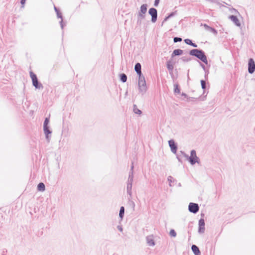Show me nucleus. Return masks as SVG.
Listing matches in <instances>:
<instances>
[{
	"label": "nucleus",
	"instance_id": "412c9836",
	"mask_svg": "<svg viewBox=\"0 0 255 255\" xmlns=\"http://www.w3.org/2000/svg\"><path fill=\"white\" fill-rule=\"evenodd\" d=\"M45 189V186L43 183L40 182L37 185V190L39 191H44Z\"/></svg>",
	"mask_w": 255,
	"mask_h": 255
},
{
	"label": "nucleus",
	"instance_id": "c85d7f7f",
	"mask_svg": "<svg viewBox=\"0 0 255 255\" xmlns=\"http://www.w3.org/2000/svg\"><path fill=\"white\" fill-rule=\"evenodd\" d=\"M181 59L184 62H188L191 60V58L190 57L183 56Z\"/></svg>",
	"mask_w": 255,
	"mask_h": 255
},
{
	"label": "nucleus",
	"instance_id": "a18cd8bd",
	"mask_svg": "<svg viewBox=\"0 0 255 255\" xmlns=\"http://www.w3.org/2000/svg\"><path fill=\"white\" fill-rule=\"evenodd\" d=\"M190 45L193 46V47H197V45L196 43H195L192 42V43Z\"/></svg>",
	"mask_w": 255,
	"mask_h": 255
},
{
	"label": "nucleus",
	"instance_id": "2eb2a0df",
	"mask_svg": "<svg viewBox=\"0 0 255 255\" xmlns=\"http://www.w3.org/2000/svg\"><path fill=\"white\" fill-rule=\"evenodd\" d=\"M183 51L180 49H175L172 53L171 57H173L175 56H179L183 54Z\"/></svg>",
	"mask_w": 255,
	"mask_h": 255
},
{
	"label": "nucleus",
	"instance_id": "c756f323",
	"mask_svg": "<svg viewBox=\"0 0 255 255\" xmlns=\"http://www.w3.org/2000/svg\"><path fill=\"white\" fill-rule=\"evenodd\" d=\"M169 235L172 237H176V232L173 229H171L170 231V232H169Z\"/></svg>",
	"mask_w": 255,
	"mask_h": 255
},
{
	"label": "nucleus",
	"instance_id": "e433bc0d",
	"mask_svg": "<svg viewBox=\"0 0 255 255\" xmlns=\"http://www.w3.org/2000/svg\"><path fill=\"white\" fill-rule=\"evenodd\" d=\"M159 1H160V0H155L154 3V5L155 6H158V4L159 3Z\"/></svg>",
	"mask_w": 255,
	"mask_h": 255
},
{
	"label": "nucleus",
	"instance_id": "4c0bfd02",
	"mask_svg": "<svg viewBox=\"0 0 255 255\" xmlns=\"http://www.w3.org/2000/svg\"><path fill=\"white\" fill-rule=\"evenodd\" d=\"M177 159L178 160V161H179L180 162H181V163H182V160H181V155H177Z\"/></svg>",
	"mask_w": 255,
	"mask_h": 255
},
{
	"label": "nucleus",
	"instance_id": "a211bd4d",
	"mask_svg": "<svg viewBox=\"0 0 255 255\" xmlns=\"http://www.w3.org/2000/svg\"><path fill=\"white\" fill-rule=\"evenodd\" d=\"M132 185V183L127 182V193L130 197L132 194V192H131Z\"/></svg>",
	"mask_w": 255,
	"mask_h": 255
},
{
	"label": "nucleus",
	"instance_id": "f3484780",
	"mask_svg": "<svg viewBox=\"0 0 255 255\" xmlns=\"http://www.w3.org/2000/svg\"><path fill=\"white\" fill-rule=\"evenodd\" d=\"M204 26L205 27V29L207 30H209L211 32H213L215 35H217L218 33L217 30L215 29V28L211 27L208 25L206 24H204Z\"/></svg>",
	"mask_w": 255,
	"mask_h": 255
},
{
	"label": "nucleus",
	"instance_id": "5701e85b",
	"mask_svg": "<svg viewBox=\"0 0 255 255\" xmlns=\"http://www.w3.org/2000/svg\"><path fill=\"white\" fill-rule=\"evenodd\" d=\"M125 214V208L123 206H122L120 208V213H119V217L121 220H123V217L124 216Z\"/></svg>",
	"mask_w": 255,
	"mask_h": 255
},
{
	"label": "nucleus",
	"instance_id": "c9c22d12",
	"mask_svg": "<svg viewBox=\"0 0 255 255\" xmlns=\"http://www.w3.org/2000/svg\"><path fill=\"white\" fill-rule=\"evenodd\" d=\"M176 12L177 11H175L174 12H172L171 13H170L168 16V17L169 18H171L173 16H174V15H175L176 14Z\"/></svg>",
	"mask_w": 255,
	"mask_h": 255
},
{
	"label": "nucleus",
	"instance_id": "de8ad7c7",
	"mask_svg": "<svg viewBox=\"0 0 255 255\" xmlns=\"http://www.w3.org/2000/svg\"><path fill=\"white\" fill-rule=\"evenodd\" d=\"M131 206H132L133 208L134 209V207H135V204H134V203L133 201H131Z\"/></svg>",
	"mask_w": 255,
	"mask_h": 255
},
{
	"label": "nucleus",
	"instance_id": "3c124183",
	"mask_svg": "<svg viewBox=\"0 0 255 255\" xmlns=\"http://www.w3.org/2000/svg\"><path fill=\"white\" fill-rule=\"evenodd\" d=\"M179 186H181V184L180 183L179 184Z\"/></svg>",
	"mask_w": 255,
	"mask_h": 255
},
{
	"label": "nucleus",
	"instance_id": "c03bdc74",
	"mask_svg": "<svg viewBox=\"0 0 255 255\" xmlns=\"http://www.w3.org/2000/svg\"><path fill=\"white\" fill-rule=\"evenodd\" d=\"M133 168H134L133 163L132 162L131 165V167H130V171H133Z\"/></svg>",
	"mask_w": 255,
	"mask_h": 255
},
{
	"label": "nucleus",
	"instance_id": "39448f33",
	"mask_svg": "<svg viewBox=\"0 0 255 255\" xmlns=\"http://www.w3.org/2000/svg\"><path fill=\"white\" fill-rule=\"evenodd\" d=\"M148 13L151 16V21L154 23L156 21L157 18V10L156 8L152 7L149 8Z\"/></svg>",
	"mask_w": 255,
	"mask_h": 255
},
{
	"label": "nucleus",
	"instance_id": "ddd939ff",
	"mask_svg": "<svg viewBox=\"0 0 255 255\" xmlns=\"http://www.w3.org/2000/svg\"><path fill=\"white\" fill-rule=\"evenodd\" d=\"M43 130L45 134L46 138L49 141L50 137V136H49V134H50L52 132L49 129V127L48 126H43Z\"/></svg>",
	"mask_w": 255,
	"mask_h": 255
},
{
	"label": "nucleus",
	"instance_id": "7c9ffc66",
	"mask_svg": "<svg viewBox=\"0 0 255 255\" xmlns=\"http://www.w3.org/2000/svg\"><path fill=\"white\" fill-rule=\"evenodd\" d=\"M200 82H201V85L202 88L203 90H205L206 88V81L204 80H201Z\"/></svg>",
	"mask_w": 255,
	"mask_h": 255
},
{
	"label": "nucleus",
	"instance_id": "1a4fd4ad",
	"mask_svg": "<svg viewBox=\"0 0 255 255\" xmlns=\"http://www.w3.org/2000/svg\"><path fill=\"white\" fill-rule=\"evenodd\" d=\"M54 8L56 13L57 18L61 19V21H60V26H61V28L63 29L64 27V24H63V21L62 14L57 7L54 6Z\"/></svg>",
	"mask_w": 255,
	"mask_h": 255
},
{
	"label": "nucleus",
	"instance_id": "8fccbe9b",
	"mask_svg": "<svg viewBox=\"0 0 255 255\" xmlns=\"http://www.w3.org/2000/svg\"><path fill=\"white\" fill-rule=\"evenodd\" d=\"M204 216V214H201V216L203 217Z\"/></svg>",
	"mask_w": 255,
	"mask_h": 255
},
{
	"label": "nucleus",
	"instance_id": "2f4dec72",
	"mask_svg": "<svg viewBox=\"0 0 255 255\" xmlns=\"http://www.w3.org/2000/svg\"><path fill=\"white\" fill-rule=\"evenodd\" d=\"M182 40V39L181 37H175L173 38V41L174 43H176L178 42H181Z\"/></svg>",
	"mask_w": 255,
	"mask_h": 255
},
{
	"label": "nucleus",
	"instance_id": "9d476101",
	"mask_svg": "<svg viewBox=\"0 0 255 255\" xmlns=\"http://www.w3.org/2000/svg\"><path fill=\"white\" fill-rule=\"evenodd\" d=\"M205 221L203 219H200L199 221L198 232L203 234L205 232Z\"/></svg>",
	"mask_w": 255,
	"mask_h": 255
},
{
	"label": "nucleus",
	"instance_id": "a878e982",
	"mask_svg": "<svg viewBox=\"0 0 255 255\" xmlns=\"http://www.w3.org/2000/svg\"><path fill=\"white\" fill-rule=\"evenodd\" d=\"M167 180L169 182V186L171 187L172 186V185L171 184L172 182H177L176 180H175L173 177L171 176H169L167 178Z\"/></svg>",
	"mask_w": 255,
	"mask_h": 255
},
{
	"label": "nucleus",
	"instance_id": "72a5a7b5",
	"mask_svg": "<svg viewBox=\"0 0 255 255\" xmlns=\"http://www.w3.org/2000/svg\"><path fill=\"white\" fill-rule=\"evenodd\" d=\"M184 42H185V43L186 44H187L188 45H190L191 44L192 42V40L189 39H184Z\"/></svg>",
	"mask_w": 255,
	"mask_h": 255
},
{
	"label": "nucleus",
	"instance_id": "bb28decb",
	"mask_svg": "<svg viewBox=\"0 0 255 255\" xmlns=\"http://www.w3.org/2000/svg\"><path fill=\"white\" fill-rule=\"evenodd\" d=\"M133 112L136 114H138V115H140L142 112L141 111V110H139L137 108V106L135 105H133Z\"/></svg>",
	"mask_w": 255,
	"mask_h": 255
},
{
	"label": "nucleus",
	"instance_id": "49530a36",
	"mask_svg": "<svg viewBox=\"0 0 255 255\" xmlns=\"http://www.w3.org/2000/svg\"><path fill=\"white\" fill-rule=\"evenodd\" d=\"M181 95H182V96L184 97L185 98H188V95H187L186 94L184 93H182L181 94Z\"/></svg>",
	"mask_w": 255,
	"mask_h": 255
},
{
	"label": "nucleus",
	"instance_id": "f03ea898",
	"mask_svg": "<svg viewBox=\"0 0 255 255\" xmlns=\"http://www.w3.org/2000/svg\"><path fill=\"white\" fill-rule=\"evenodd\" d=\"M30 76L32 80V85L36 88L38 89H43V86L42 84L38 82L37 76L32 71L29 72Z\"/></svg>",
	"mask_w": 255,
	"mask_h": 255
},
{
	"label": "nucleus",
	"instance_id": "dca6fc26",
	"mask_svg": "<svg viewBox=\"0 0 255 255\" xmlns=\"http://www.w3.org/2000/svg\"><path fill=\"white\" fill-rule=\"evenodd\" d=\"M147 5L146 4H142L140 7V10L138 13L145 14L147 11Z\"/></svg>",
	"mask_w": 255,
	"mask_h": 255
},
{
	"label": "nucleus",
	"instance_id": "a19ab883",
	"mask_svg": "<svg viewBox=\"0 0 255 255\" xmlns=\"http://www.w3.org/2000/svg\"><path fill=\"white\" fill-rule=\"evenodd\" d=\"M25 1H26V0H21L20 3H21V4L22 5V7H24V4L25 3Z\"/></svg>",
	"mask_w": 255,
	"mask_h": 255
},
{
	"label": "nucleus",
	"instance_id": "20e7f679",
	"mask_svg": "<svg viewBox=\"0 0 255 255\" xmlns=\"http://www.w3.org/2000/svg\"><path fill=\"white\" fill-rule=\"evenodd\" d=\"M188 160L191 165H194L196 163H199V157L197 156L195 150L193 149L191 151L190 156H188Z\"/></svg>",
	"mask_w": 255,
	"mask_h": 255
},
{
	"label": "nucleus",
	"instance_id": "cd10ccee",
	"mask_svg": "<svg viewBox=\"0 0 255 255\" xmlns=\"http://www.w3.org/2000/svg\"><path fill=\"white\" fill-rule=\"evenodd\" d=\"M167 68L169 71H171V72L173 70V68H174L173 66L171 64V62L169 61L167 62Z\"/></svg>",
	"mask_w": 255,
	"mask_h": 255
},
{
	"label": "nucleus",
	"instance_id": "ea45409f",
	"mask_svg": "<svg viewBox=\"0 0 255 255\" xmlns=\"http://www.w3.org/2000/svg\"><path fill=\"white\" fill-rule=\"evenodd\" d=\"M189 99V101H194L197 98L194 97H189L188 98Z\"/></svg>",
	"mask_w": 255,
	"mask_h": 255
},
{
	"label": "nucleus",
	"instance_id": "f257e3e1",
	"mask_svg": "<svg viewBox=\"0 0 255 255\" xmlns=\"http://www.w3.org/2000/svg\"><path fill=\"white\" fill-rule=\"evenodd\" d=\"M189 54L196 57L205 64L207 65L208 60L204 51L201 49H193L189 51Z\"/></svg>",
	"mask_w": 255,
	"mask_h": 255
},
{
	"label": "nucleus",
	"instance_id": "4468645a",
	"mask_svg": "<svg viewBox=\"0 0 255 255\" xmlns=\"http://www.w3.org/2000/svg\"><path fill=\"white\" fill-rule=\"evenodd\" d=\"M191 250L195 255H201L200 251L196 245H193L191 247Z\"/></svg>",
	"mask_w": 255,
	"mask_h": 255
},
{
	"label": "nucleus",
	"instance_id": "58836bf2",
	"mask_svg": "<svg viewBox=\"0 0 255 255\" xmlns=\"http://www.w3.org/2000/svg\"><path fill=\"white\" fill-rule=\"evenodd\" d=\"M170 18L168 17V16H166L165 17V18L164 19L163 21H162V25H163V23L165 22V21H167Z\"/></svg>",
	"mask_w": 255,
	"mask_h": 255
},
{
	"label": "nucleus",
	"instance_id": "37998d69",
	"mask_svg": "<svg viewBox=\"0 0 255 255\" xmlns=\"http://www.w3.org/2000/svg\"><path fill=\"white\" fill-rule=\"evenodd\" d=\"M200 66L203 68V69L205 70V69H206L205 66L203 64L201 63V62H200Z\"/></svg>",
	"mask_w": 255,
	"mask_h": 255
},
{
	"label": "nucleus",
	"instance_id": "6ab92c4d",
	"mask_svg": "<svg viewBox=\"0 0 255 255\" xmlns=\"http://www.w3.org/2000/svg\"><path fill=\"white\" fill-rule=\"evenodd\" d=\"M146 241L148 245L150 246H153L155 245L154 241L151 237H147Z\"/></svg>",
	"mask_w": 255,
	"mask_h": 255
},
{
	"label": "nucleus",
	"instance_id": "6e6552de",
	"mask_svg": "<svg viewBox=\"0 0 255 255\" xmlns=\"http://www.w3.org/2000/svg\"><path fill=\"white\" fill-rule=\"evenodd\" d=\"M168 144L171 149V151L173 153H176L177 150V146L173 139H170L168 141Z\"/></svg>",
	"mask_w": 255,
	"mask_h": 255
},
{
	"label": "nucleus",
	"instance_id": "473e14b6",
	"mask_svg": "<svg viewBox=\"0 0 255 255\" xmlns=\"http://www.w3.org/2000/svg\"><path fill=\"white\" fill-rule=\"evenodd\" d=\"M49 123V118H46L44 120V122L43 126H48V125Z\"/></svg>",
	"mask_w": 255,
	"mask_h": 255
},
{
	"label": "nucleus",
	"instance_id": "7ed1b4c3",
	"mask_svg": "<svg viewBox=\"0 0 255 255\" xmlns=\"http://www.w3.org/2000/svg\"><path fill=\"white\" fill-rule=\"evenodd\" d=\"M138 89L140 92L144 93L146 91V85L144 76L143 75L138 77Z\"/></svg>",
	"mask_w": 255,
	"mask_h": 255
},
{
	"label": "nucleus",
	"instance_id": "4be33fe9",
	"mask_svg": "<svg viewBox=\"0 0 255 255\" xmlns=\"http://www.w3.org/2000/svg\"><path fill=\"white\" fill-rule=\"evenodd\" d=\"M174 92L175 94H179L180 93V89L179 87V85L178 84H174Z\"/></svg>",
	"mask_w": 255,
	"mask_h": 255
},
{
	"label": "nucleus",
	"instance_id": "79ce46f5",
	"mask_svg": "<svg viewBox=\"0 0 255 255\" xmlns=\"http://www.w3.org/2000/svg\"><path fill=\"white\" fill-rule=\"evenodd\" d=\"M117 228L120 232H122L123 230L122 227L121 226H118Z\"/></svg>",
	"mask_w": 255,
	"mask_h": 255
},
{
	"label": "nucleus",
	"instance_id": "b1692460",
	"mask_svg": "<svg viewBox=\"0 0 255 255\" xmlns=\"http://www.w3.org/2000/svg\"><path fill=\"white\" fill-rule=\"evenodd\" d=\"M120 80L123 82L125 83L127 80V76L125 73H122L120 75Z\"/></svg>",
	"mask_w": 255,
	"mask_h": 255
},
{
	"label": "nucleus",
	"instance_id": "f704fd0d",
	"mask_svg": "<svg viewBox=\"0 0 255 255\" xmlns=\"http://www.w3.org/2000/svg\"><path fill=\"white\" fill-rule=\"evenodd\" d=\"M180 154H181L183 157H185V158H186V159L187 160H188V155L187 154H186L184 151H180Z\"/></svg>",
	"mask_w": 255,
	"mask_h": 255
},
{
	"label": "nucleus",
	"instance_id": "393cba45",
	"mask_svg": "<svg viewBox=\"0 0 255 255\" xmlns=\"http://www.w3.org/2000/svg\"><path fill=\"white\" fill-rule=\"evenodd\" d=\"M133 179V172L129 171L127 182L132 183Z\"/></svg>",
	"mask_w": 255,
	"mask_h": 255
},
{
	"label": "nucleus",
	"instance_id": "09e8293b",
	"mask_svg": "<svg viewBox=\"0 0 255 255\" xmlns=\"http://www.w3.org/2000/svg\"><path fill=\"white\" fill-rule=\"evenodd\" d=\"M234 10L236 12H238V11H237L236 9H234Z\"/></svg>",
	"mask_w": 255,
	"mask_h": 255
},
{
	"label": "nucleus",
	"instance_id": "aec40b11",
	"mask_svg": "<svg viewBox=\"0 0 255 255\" xmlns=\"http://www.w3.org/2000/svg\"><path fill=\"white\" fill-rule=\"evenodd\" d=\"M145 14L139 13L137 14V23H140L142 19L145 18Z\"/></svg>",
	"mask_w": 255,
	"mask_h": 255
},
{
	"label": "nucleus",
	"instance_id": "f8f14e48",
	"mask_svg": "<svg viewBox=\"0 0 255 255\" xmlns=\"http://www.w3.org/2000/svg\"><path fill=\"white\" fill-rule=\"evenodd\" d=\"M141 66L139 63H137L134 66V70L138 75V77L143 75L141 72Z\"/></svg>",
	"mask_w": 255,
	"mask_h": 255
},
{
	"label": "nucleus",
	"instance_id": "423d86ee",
	"mask_svg": "<svg viewBox=\"0 0 255 255\" xmlns=\"http://www.w3.org/2000/svg\"><path fill=\"white\" fill-rule=\"evenodd\" d=\"M188 210L190 212L196 214L199 210V207L198 204L190 203L188 206Z\"/></svg>",
	"mask_w": 255,
	"mask_h": 255
},
{
	"label": "nucleus",
	"instance_id": "9b49d317",
	"mask_svg": "<svg viewBox=\"0 0 255 255\" xmlns=\"http://www.w3.org/2000/svg\"><path fill=\"white\" fill-rule=\"evenodd\" d=\"M229 18L231 19L236 26L239 27L241 26V23L237 16L232 15L229 16Z\"/></svg>",
	"mask_w": 255,
	"mask_h": 255
},
{
	"label": "nucleus",
	"instance_id": "0eeeda50",
	"mask_svg": "<svg viewBox=\"0 0 255 255\" xmlns=\"http://www.w3.org/2000/svg\"><path fill=\"white\" fill-rule=\"evenodd\" d=\"M255 71V62L253 58H250L248 62V71L253 74Z\"/></svg>",
	"mask_w": 255,
	"mask_h": 255
}]
</instances>
